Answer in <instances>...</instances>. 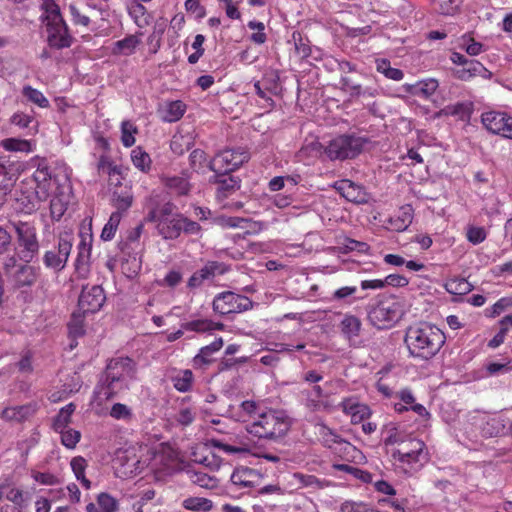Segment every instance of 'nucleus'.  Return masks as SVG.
Here are the masks:
<instances>
[{
    "mask_svg": "<svg viewBox=\"0 0 512 512\" xmlns=\"http://www.w3.org/2000/svg\"><path fill=\"white\" fill-rule=\"evenodd\" d=\"M121 213L113 212L110 215L108 222L105 224L102 233L101 239L104 241H110L115 236L116 230L121 222Z\"/></svg>",
    "mask_w": 512,
    "mask_h": 512,
    "instance_id": "44",
    "label": "nucleus"
},
{
    "mask_svg": "<svg viewBox=\"0 0 512 512\" xmlns=\"http://www.w3.org/2000/svg\"><path fill=\"white\" fill-rule=\"evenodd\" d=\"M186 105L180 101H170L166 102L159 109L160 117L164 122H176L178 121L185 113Z\"/></svg>",
    "mask_w": 512,
    "mask_h": 512,
    "instance_id": "26",
    "label": "nucleus"
},
{
    "mask_svg": "<svg viewBox=\"0 0 512 512\" xmlns=\"http://www.w3.org/2000/svg\"><path fill=\"white\" fill-rule=\"evenodd\" d=\"M73 246V237L69 233L59 236L57 245L46 250L43 254L42 261L47 269L59 273L67 265L69 256Z\"/></svg>",
    "mask_w": 512,
    "mask_h": 512,
    "instance_id": "9",
    "label": "nucleus"
},
{
    "mask_svg": "<svg viewBox=\"0 0 512 512\" xmlns=\"http://www.w3.org/2000/svg\"><path fill=\"white\" fill-rule=\"evenodd\" d=\"M317 435L323 446L343 454L346 459L349 455L354 457L352 454L359 452L354 445L341 438L334 430L324 424L317 425Z\"/></svg>",
    "mask_w": 512,
    "mask_h": 512,
    "instance_id": "13",
    "label": "nucleus"
},
{
    "mask_svg": "<svg viewBox=\"0 0 512 512\" xmlns=\"http://www.w3.org/2000/svg\"><path fill=\"white\" fill-rule=\"evenodd\" d=\"M35 413V409L30 405L8 407L2 411V418L10 422H23L29 419Z\"/></svg>",
    "mask_w": 512,
    "mask_h": 512,
    "instance_id": "29",
    "label": "nucleus"
},
{
    "mask_svg": "<svg viewBox=\"0 0 512 512\" xmlns=\"http://www.w3.org/2000/svg\"><path fill=\"white\" fill-rule=\"evenodd\" d=\"M83 315L79 313H73L72 318L68 324L69 332L71 335L78 337L84 334Z\"/></svg>",
    "mask_w": 512,
    "mask_h": 512,
    "instance_id": "58",
    "label": "nucleus"
},
{
    "mask_svg": "<svg viewBox=\"0 0 512 512\" xmlns=\"http://www.w3.org/2000/svg\"><path fill=\"white\" fill-rule=\"evenodd\" d=\"M132 202L133 197L130 193L118 194L114 192L113 194V206L116 208L115 212L121 213V216L131 207Z\"/></svg>",
    "mask_w": 512,
    "mask_h": 512,
    "instance_id": "48",
    "label": "nucleus"
},
{
    "mask_svg": "<svg viewBox=\"0 0 512 512\" xmlns=\"http://www.w3.org/2000/svg\"><path fill=\"white\" fill-rule=\"evenodd\" d=\"M247 26L249 29L256 31L250 36L253 43L261 45L266 42L267 36L264 32L265 25L263 22L252 20L248 22Z\"/></svg>",
    "mask_w": 512,
    "mask_h": 512,
    "instance_id": "47",
    "label": "nucleus"
},
{
    "mask_svg": "<svg viewBox=\"0 0 512 512\" xmlns=\"http://www.w3.org/2000/svg\"><path fill=\"white\" fill-rule=\"evenodd\" d=\"M182 506L190 511L208 512L212 509L213 503L204 497H188L182 502Z\"/></svg>",
    "mask_w": 512,
    "mask_h": 512,
    "instance_id": "39",
    "label": "nucleus"
},
{
    "mask_svg": "<svg viewBox=\"0 0 512 512\" xmlns=\"http://www.w3.org/2000/svg\"><path fill=\"white\" fill-rule=\"evenodd\" d=\"M445 340L444 333L428 323L409 327L404 339L409 355L420 361H428L435 357Z\"/></svg>",
    "mask_w": 512,
    "mask_h": 512,
    "instance_id": "1",
    "label": "nucleus"
},
{
    "mask_svg": "<svg viewBox=\"0 0 512 512\" xmlns=\"http://www.w3.org/2000/svg\"><path fill=\"white\" fill-rule=\"evenodd\" d=\"M136 375L137 364L133 359L129 357L111 359L100 379L105 399L112 398L120 390L128 389L130 383L136 380Z\"/></svg>",
    "mask_w": 512,
    "mask_h": 512,
    "instance_id": "2",
    "label": "nucleus"
},
{
    "mask_svg": "<svg viewBox=\"0 0 512 512\" xmlns=\"http://www.w3.org/2000/svg\"><path fill=\"white\" fill-rule=\"evenodd\" d=\"M43 20L46 24L47 41L50 47L56 49L68 48L72 45L73 37L69 33L60 8L55 0H42Z\"/></svg>",
    "mask_w": 512,
    "mask_h": 512,
    "instance_id": "4",
    "label": "nucleus"
},
{
    "mask_svg": "<svg viewBox=\"0 0 512 512\" xmlns=\"http://www.w3.org/2000/svg\"><path fill=\"white\" fill-rule=\"evenodd\" d=\"M263 409L252 400H246L240 403L237 408L230 410L231 417L236 421L250 424L256 421V417L263 413Z\"/></svg>",
    "mask_w": 512,
    "mask_h": 512,
    "instance_id": "18",
    "label": "nucleus"
},
{
    "mask_svg": "<svg viewBox=\"0 0 512 512\" xmlns=\"http://www.w3.org/2000/svg\"><path fill=\"white\" fill-rule=\"evenodd\" d=\"M223 346L222 338H217L211 344L200 349L199 353L194 357L195 365H208L212 362V355L218 352Z\"/></svg>",
    "mask_w": 512,
    "mask_h": 512,
    "instance_id": "33",
    "label": "nucleus"
},
{
    "mask_svg": "<svg viewBox=\"0 0 512 512\" xmlns=\"http://www.w3.org/2000/svg\"><path fill=\"white\" fill-rule=\"evenodd\" d=\"M77 248L78 254L75 261V269L80 276L85 277L89 272L91 245L86 243L85 240H81Z\"/></svg>",
    "mask_w": 512,
    "mask_h": 512,
    "instance_id": "30",
    "label": "nucleus"
},
{
    "mask_svg": "<svg viewBox=\"0 0 512 512\" xmlns=\"http://www.w3.org/2000/svg\"><path fill=\"white\" fill-rule=\"evenodd\" d=\"M58 433L61 434V443L68 449L75 448L81 438V433L74 429H63Z\"/></svg>",
    "mask_w": 512,
    "mask_h": 512,
    "instance_id": "49",
    "label": "nucleus"
},
{
    "mask_svg": "<svg viewBox=\"0 0 512 512\" xmlns=\"http://www.w3.org/2000/svg\"><path fill=\"white\" fill-rule=\"evenodd\" d=\"M343 246L346 251H357L359 253H367L370 249L367 243L351 238H346L343 242Z\"/></svg>",
    "mask_w": 512,
    "mask_h": 512,
    "instance_id": "62",
    "label": "nucleus"
},
{
    "mask_svg": "<svg viewBox=\"0 0 512 512\" xmlns=\"http://www.w3.org/2000/svg\"><path fill=\"white\" fill-rule=\"evenodd\" d=\"M182 278L180 271L170 270L162 280L158 281V284L162 287L174 288L181 283Z\"/></svg>",
    "mask_w": 512,
    "mask_h": 512,
    "instance_id": "59",
    "label": "nucleus"
},
{
    "mask_svg": "<svg viewBox=\"0 0 512 512\" xmlns=\"http://www.w3.org/2000/svg\"><path fill=\"white\" fill-rule=\"evenodd\" d=\"M293 478L297 482L298 488H309L316 491L324 489L329 485V482L324 479H319L315 475L301 472H295Z\"/></svg>",
    "mask_w": 512,
    "mask_h": 512,
    "instance_id": "31",
    "label": "nucleus"
},
{
    "mask_svg": "<svg viewBox=\"0 0 512 512\" xmlns=\"http://www.w3.org/2000/svg\"><path fill=\"white\" fill-rule=\"evenodd\" d=\"M340 406L342 411L351 417L353 424L361 423L371 415V410L366 404L359 403L352 398L344 399Z\"/></svg>",
    "mask_w": 512,
    "mask_h": 512,
    "instance_id": "19",
    "label": "nucleus"
},
{
    "mask_svg": "<svg viewBox=\"0 0 512 512\" xmlns=\"http://www.w3.org/2000/svg\"><path fill=\"white\" fill-rule=\"evenodd\" d=\"M240 179L227 173L216 176L215 183L217 184V197L219 199L227 198L238 189H240Z\"/></svg>",
    "mask_w": 512,
    "mask_h": 512,
    "instance_id": "25",
    "label": "nucleus"
},
{
    "mask_svg": "<svg viewBox=\"0 0 512 512\" xmlns=\"http://www.w3.org/2000/svg\"><path fill=\"white\" fill-rule=\"evenodd\" d=\"M186 473L192 483L202 488L213 489L218 485V480L204 471L188 469Z\"/></svg>",
    "mask_w": 512,
    "mask_h": 512,
    "instance_id": "35",
    "label": "nucleus"
},
{
    "mask_svg": "<svg viewBox=\"0 0 512 512\" xmlns=\"http://www.w3.org/2000/svg\"><path fill=\"white\" fill-rule=\"evenodd\" d=\"M376 70L386 78L394 81H400L404 77L403 71L398 68L391 67L390 61L387 59H377Z\"/></svg>",
    "mask_w": 512,
    "mask_h": 512,
    "instance_id": "40",
    "label": "nucleus"
},
{
    "mask_svg": "<svg viewBox=\"0 0 512 512\" xmlns=\"http://www.w3.org/2000/svg\"><path fill=\"white\" fill-rule=\"evenodd\" d=\"M367 139L354 134H343L333 138L325 147V154L330 160L353 159L358 156Z\"/></svg>",
    "mask_w": 512,
    "mask_h": 512,
    "instance_id": "8",
    "label": "nucleus"
},
{
    "mask_svg": "<svg viewBox=\"0 0 512 512\" xmlns=\"http://www.w3.org/2000/svg\"><path fill=\"white\" fill-rule=\"evenodd\" d=\"M460 48L470 56H477L483 51V45L467 35L462 36Z\"/></svg>",
    "mask_w": 512,
    "mask_h": 512,
    "instance_id": "53",
    "label": "nucleus"
},
{
    "mask_svg": "<svg viewBox=\"0 0 512 512\" xmlns=\"http://www.w3.org/2000/svg\"><path fill=\"white\" fill-rule=\"evenodd\" d=\"M137 128L129 121H123L121 124V140L125 147H131L135 143L134 134Z\"/></svg>",
    "mask_w": 512,
    "mask_h": 512,
    "instance_id": "54",
    "label": "nucleus"
},
{
    "mask_svg": "<svg viewBox=\"0 0 512 512\" xmlns=\"http://www.w3.org/2000/svg\"><path fill=\"white\" fill-rule=\"evenodd\" d=\"M11 124L21 128H29L30 124L34 122V118L24 112H16L10 118Z\"/></svg>",
    "mask_w": 512,
    "mask_h": 512,
    "instance_id": "61",
    "label": "nucleus"
},
{
    "mask_svg": "<svg viewBox=\"0 0 512 512\" xmlns=\"http://www.w3.org/2000/svg\"><path fill=\"white\" fill-rule=\"evenodd\" d=\"M253 307V302L246 296L225 291L213 300V310L221 315L241 313Z\"/></svg>",
    "mask_w": 512,
    "mask_h": 512,
    "instance_id": "10",
    "label": "nucleus"
},
{
    "mask_svg": "<svg viewBox=\"0 0 512 512\" xmlns=\"http://www.w3.org/2000/svg\"><path fill=\"white\" fill-rule=\"evenodd\" d=\"M162 181L171 193L179 196L187 195L191 189V185L185 177L165 176L162 178Z\"/></svg>",
    "mask_w": 512,
    "mask_h": 512,
    "instance_id": "34",
    "label": "nucleus"
},
{
    "mask_svg": "<svg viewBox=\"0 0 512 512\" xmlns=\"http://www.w3.org/2000/svg\"><path fill=\"white\" fill-rule=\"evenodd\" d=\"M131 160L136 168L146 172L150 169L151 159L149 154L137 147L131 152Z\"/></svg>",
    "mask_w": 512,
    "mask_h": 512,
    "instance_id": "46",
    "label": "nucleus"
},
{
    "mask_svg": "<svg viewBox=\"0 0 512 512\" xmlns=\"http://www.w3.org/2000/svg\"><path fill=\"white\" fill-rule=\"evenodd\" d=\"M30 263L20 264L13 275L15 285L18 288L33 286L39 276V268L29 265Z\"/></svg>",
    "mask_w": 512,
    "mask_h": 512,
    "instance_id": "22",
    "label": "nucleus"
},
{
    "mask_svg": "<svg viewBox=\"0 0 512 512\" xmlns=\"http://www.w3.org/2000/svg\"><path fill=\"white\" fill-rule=\"evenodd\" d=\"M401 316L400 304L393 296L378 295L368 311V319L378 329L390 328Z\"/></svg>",
    "mask_w": 512,
    "mask_h": 512,
    "instance_id": "6",
    "label": "nucleus"
},
{
    "mask_svg": "<svg viewBox=\"0 0 512 512\" xmlns=\"http://www.w3.org/2000/svg\"><path fill=\"white\" fill-rule=\"evenodd\" d=\"M22 94L28 101L34 103L40 108H48L50 106L49 100L38 89L30 85H25L22 89Z\"/></svg>",
    "mask_w": 512,
    "mask_h": 512,
    "instance_id": "42",
    "label": "nucleus"
},
{
    "mask_svg": "<svg viewBox=\"0 0 512 512\" xmlns=\"http://www.w3.org/2000/svg\"><path fill=\"white\" fill-rule=\"evenodd\" d=\"M12 226L16 233V253L20 260L31 263L37 258L40 251L37 230L34 225L28 222H13Z\"/></svg>",
    "mask_w": 512,
    "mask_h": 512,
    "instance_id": "7",
    "label": "nucleus"
},
{
    "mask_svg": "<svg viewBox=\"0 0 512 512\" xmlns=\"http://www.w3.org/2000/svg\"><path fill=\"white\" fill-rule=\"evenodd\" d=\"M340 83L342 85V89L345 91H349L352 96H360L362 93V87L360 84L352 81L351 78L343 76L341 77Z\"/></svg>",
    "mask_w": 512,
    "mask_h": 512,
    "instance_id": "63",
    "label": "nucleus"
},
{
    "mask_svg": "<svg viewBox=\"0 0 512 512\" xmlns=\"http://www.w3.org/2000/svg\"><path fill=\"white\" fill-rule=\"evenodd\" d=\"M184 216L176 214L173 218H163L156 225L158 233L164 239H176L182 232L181 224H183Z\"/></svg>",
    "mask_w": 512,
    "mask_h": 512,
    "instance_id": "20",
    "label": "nucleus"
},
{
    "mask_svg": "<svg viewBox=\"0 0 512 512\" xmlns=\"http://www.w3.org/2000/svg\"><path fill=\"white\" fill-rule=\"evenodd\" d=\"M506 424L500 416H484L479 425L480 432L485 438L498 437L504 433Z\"/></svg>",
    "mask_w": 512,
    "mask_h": 512,
    "instance_id": "23",
    "label": "nucleus"
},
{
    "mask_svg": "<svg viewBox=\"0 0 512 512\" xmlns=\"http://www.w3.org/2000/svg\"><path fill=\"white\" fill-rule=\"evenodd\" d=\"M254 471L248 468L236 469L231 475V485L236 488H252Z\"/></svg>",
    "mask_w": 512,
    "mask_h": 512,
    "instance_id": "36",
    "label": "nucleus"
},
{
    "mask_svg": "<svg viewBox=\"0 0 512 512\" xmlns=\"http://www.w3.org/2000/svg\"><path fill=\"white\" fill-rule=\"evenodd\" d=\"M172 382L176 390L179 392H187L192 387L193 373L189 369L182 370L172 377Z\"/></svg>",
    "mask_w": 512,
    "mask_h": 512,
    "instance_id": "41",
    "label": "nucleus"
},
{
    "mask_svg": "<svg viewBox=\"0 0 512 512\" xmlns=\"http://www.w3.org/2000/svg\"><path fill=\"white\" fill-rule=\"evenodd\" d=\"M140 43L141 39L138 35H128L113 44L112 53L114 55L129 56L135 52V49Z\"/></svg>",
    "mask_w": 512,
    "mask_h": 512,
    "instance_id": "32",
    "label": "nucleus"
},
{
    "mask_svg": "<svg viewBox=\"0 0 512 512\" xmlns=\"http://www.w3.org/2000/svg\"><path fill=\"white\" fill-rule=\"evenodd\" d=\"M110 415L114 419L125 420V419L131 418L132 412H131V409L127 405L122 404V403H115L110 410Z\"/></svg>",
    "mask_w": 512,
    "mask_h": 512,
    "instance_id": "60",
    "label": "nucleus"
},
{
    "mask_svg": "<svg viewBox=\"0 0 512 512\" xmlns=\"http://www.w3.org/2000/svg\"><path fill=\"white\" fill-rule=\"evenodd\" d=\"M335 189L348 201L362 204L368 201L364 188L349 179H342L335 183Z\"/></svg>",
    "mask_w": 512,
    "mask_h": 512,
    "instance_id": "17",
    "label": "nucleus"
},
{
    "mask_svg": "<svg viewBox=\"0 0 512 512\" xmlns=\"http://www.w3.org/2000/svg\"><path fill=\"white\" fill-rule=\"evenodd\" d=\"M438 86V81L436 79L430 78L423 81H419L415 84H405L404 88L406 92L412 95L429 98L431 95L435 93Z\"/></svg>",
    "mask_w": 512,
    "mask_h": 512,
    "instance_id": "27",
    "label": "nucleus"
},
{
    "mask_svg": "<svg viewBox=\"0 0 512 512\" xmlns=\"http://www.w3.org/2000/svg\"><path fill=\"white\" fill-rule=\"evenodd\" d=\"M97 503L103 512H117L119 509L118 501L105 492H102L97 496Z\"/></svg>",
    "mask_w": 512,
    "mask_h": 512,
    "instance_id": "50",
    "label": "nucleus"
},
{
    "mask_svg": "<svg viewBox=\"0 0 512 512\" xmlns=\"http://www.w3.org/2000/svg\"><path fill=\"white\" fill-rule=\"evenodd\" d=\"M473 112V103L469 101L457 102L447 105L442 113L447 116H454L458 120L469 122Z\"/></svg>",
    "mask_w": 512,
    "mask_h": 512,
    "instance_id": "28",
    "label": "nucleus"
},
{
    "mask_svg": "<svg viewBox=\"0 0 512 512\" xmlns=\"http://www.w3.org/2000/svg\"><path fill=\"white\" fill-rule=\"evenodd\" d=\"M228 271V266L223 262L209 261L201 269L194 272L188 279L187 286L190 289L198 288L206 280H211L217 275H223Z\"/></svg>",
    "mask_w": 512,
    "mask_h": 512,
    "instance_id": "15",
    "label": "nucleus"
},
{
    "mask_svg": "<svg viewBox=\"0 0 512 512\" xmlns=\"http://www.w3.org/2000/svg\"><path fill=\"white\" fill-rule=\"evenodd\" d=\"M341 329L348 338L357 337L361 329V321L354 315H346L341 321Z\"/></svg>",
    "mask_w": 512,
    "mask_h": 512,
    "instance_id": "43",
    "label": "nucleus"
},
{
    "mask_svg": "<svg viewBox=\"0 0 512 512\" xmlns=\"http://www.w3.org/2000/svg\"><path fill=\"white\" fill-rule=\"evenodd\" d=\"M291 428L290 417L281 410H264L256 421L246 425V431L259 439L276 441L283 438Z\"/></svg>",
    "mask_w": 512,
    "mask_h": 512,
    "instance_id": "3",
    "label": "nucleus"
},
{
    "mask_svg": "<svg viewBox=\"0 0 512 512\" xmlns=\"http://www.w3.org/2000/svg\"><path fill=\"white\" fill-rule=\"evenodd\" d=\"M455 77L462 81H469L476 76L490 78L491 72L487 70L482 63L477 60H468L465 67L455 71Z\"/></svg>",
    "mask_w": 512,
    "mask_h": 512,
    "instance_id": "24",
    "label": "nucleus"
},
{
    "mask_svg": "<svg viewBox=\"0 0 512 512\" xmlns=\"http://www.w3.org/2000/svg\"><path fill=\"white\" fill-rule=\"evenodd\" d=\"M183 330L195 331V332H206L214 329V324L210 320L198 319L189 321L182 324Z\"/></svg>",
    "mask_w": 512,
    "mask_h": 512,
    "instance_id": "51",
    "label": "nucleus"
},
{
    "mask_svg": "<svg viewBox=\"0 0 512 512\" xmlns=\"http://www.w3.org/2000/svg\"><path fill=\"white\" fill-rule=\"evenodd\" d=\"M7 161L0 157V208L6 202V196L10 191Z\"/></svg>",
    "mask_w": 512,
    "mask_h": 512,
    "instance_id": "45",
    "label": "nucleus"
},
{
    "mask_svg": "<svg viewBox=\"0 0 512 512\" xmlns=\"http://www.w3.org/2000/svg\"><path fill=\"white\" fill-rule=\"evenodd\" d=\"M481 123L492 134L512 139V116L504 111H486L481 114Z\"/></svg>",
    "mask_w": 512,
    "mask_h": 512,
    "instance_id": "12",
    "label": "nucleus"
},
{
    "mask_svg": "<svg viewBox=\"0 0 512 512\" xmlns=\"http://www.w3.org/2000/svg\"><path fill=\"white\" fill-rule=\"evenodd\" d=\"M249 160V153L242 149H226L219 152L209 163L210 170L229 173Z\"/></svg>",
    "mask_w": 512,
    "mask_h": 512,
    "instance_id": "11",
    "label": "nucleus"
},
{
    "mask_svg": "<svg viewBox=\"0 0 512 512\" xmlns=\"http://www.w3.org/2000/svg\"><path fill=\"white\" fill-rule=\"evenodd\" d=\"M1 146L7 151H29L30 143L27 140L7 138L1 141Z\"/></svg>",
    "mask_w": 512,
    "mask_h": 512,
    "instance_id": "55",
    "label": "nucleus"
},
{
    "mask_svg": "<svg viewBox=\"0 0 512 512\" xmlns=\"http://www.w3.org/2000/svg\"><path fill=\"white\" fill-rule=\"evenodd\" d=\"M341 512H370L372 509L362 503L345 502L341 505Z\"/></svg>",
    "mask_w": 512,
    "mask_h": 512,
    "instance_id": "64",
    "label": "nucleus"
},
{
    "mask_svg": "<svg viewBox=\"0 0 512 512\" xmlns=\"http://www.w3.org/2000/svg\"><path fill=\"white\" fill-rule=\"evenodd\" d=\"M211 442H212L213 447L218 448L227 454H243V453H247L249 451V449L246 447V445H240V446L230 445V444L224 443L221 440H215V439H213Z\"/></svg>",
    "mask_w": 512,
    "mask_h": 512,
    "instance_id": "57",
    "label": "nucleus"
},
{
    "mask_svg": "<svg viewBox=\"0 0 512 512\" xmlns=\"http://www.w3.org/2000/svg\"><path fill=\"white\" fill-rule=\"evenodd\" d=\"M445 290L453 295H465L472 291L473 286L464 278H452L444 284Z\"/></svg>",
    "mask_w": 512,
    "mask_h": 512,
    "instance_id": "38",
    "label": "nucleus"
},
{
    "mask_svg": "<svg viewBox=\"0 0 512 512\" xmlns=\"http://www.w3.org/2000/svg\"><path fill=\"white\" fill-rule=\"evenodd\" d=\"M425 443L414 437H407V440L400 446L392 450L391 456L397 469L406 475H413L423 466L427 460Z\"/></svg>",
    "mask_w": 512,
    "mask_h": 512,
    "instance_id": "5",
    "label": "nucleus"
},
{
    "mask_svg": "<svg viewBox=\"0 0 512 512\" xmlns=\"http://www.w3.org/2000/svg\"><path fill=\"white\" fill-rule=\"evenodd\" d=\"M75 409L76 406L73 403H69L65 407L60 409V411L53 420V429L56 432L68 428V425L71 422V416Z\"/></svg>",
    "mask_w": 512,
    "mask_h": 512,
    "instance_id": "37",
    "label": "nucleus"
},
{
    "mask_svg": "<svg viewBox=\"0 0 512 512\" xmlns=\"http://www.w3.org/2000/svg\"><path fill=\"white\" fill-rule=\"evenodd\" d=\"M106 296L99 285L84 286L78 300V308L82 314L95 313L104 304Z\"/></svg>",
    "mask_w": 512,
    "mask_h": 512,
    "instance_id": "14",
    "label": "nucleus"
},
{
    "mask_svg": "<svg viewBox=\"0 0 512 512\" xmlns=\"http://www.w3.org/2000/svg\"><path fill=\"white\" fill-rule=\"evenodd\" d=\"M1 486H6V492L4 493V497L13 503V505H17L20 507H24V498L23 491L17 488L12 487L8 483H3Z\"/></svg>",
    "mask_w": 512,
    "mask_h": 512,
    "instance_id": "56",
    "label": "nucleus"
},
{
    "mask_svg": "<svg viewBox=\"0 0 512 512\" xmlns=\"http://www.w3.org/2000/svg\"><path fill=\"white\" fill-rule=\"evenodd\" d=\"M487 232L483 227L469 225L466 229V238L473 245H478L485 241Z\"/></svg>",
    "mask_w": 512,
    "mask_h": 512,
    "instance_id": "52",
    "label": "nucleus"
},
{
    "mask_svg": "<svg viewBox=\"0 0 512 512\" xmlns=\"http://www.w3.org/2000/svg\"><path fill=\"white\" fill-rule=\"evenodd\" d=\"M197 405L190 396L181 398L175 414L172 416L173 423L181 427L190 426L197 417Z\"/></svg>",
    "mask_w": 512,
    "mask_h": 512,
    "instance_id": "16",
    "label": "nucleus"
},
{
    "mask_svg": "<svg viewBox=\"0 0 512 512\" xmlns=\"http://www.w3.org/2000/svg\"><path fill=\"white\" fill-rule=\"evenodd\" d=\"M413 220V209L410 205L402 206L395 215L386 222V228L396 232L405 231Z\"/></svg>",
    "mask_w": 512,
    "mask_h": 512,
    "instance_id": "21",
    "label": "nucleus"
}]
</instances>
